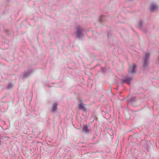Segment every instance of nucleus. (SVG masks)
<instances>
[{
  "label": "nucleus",
  "mask_w": 159,
  "mask_h": 159,
  "mask_svg": "<svg viewBox=\"0 0 159 159\" xmlns=\"http://www.w3.org/2000/svg\"><path fill=\"white\" fill-rule=\"evenodd\" d=\"M150 55V54L149 53H146L145 54V56L144 58V64L143 65V66H145L148 65V63L147 60L148 59Z\"/></svg>",
  "instance_id": "nucleus-2"
},
{
  "label": "nucleus",
  "mask_w": 159,
  "mask_h": 159,
  "mask_svg": "<svg viewBox=\"0 0 159 159\" xmlns=\"http://www.w3.org/2000/svg\"><path fill=\"white\" fill-rule=\"evenodd\" d=\"M78 108L79 110H82L84 112H87L86 105L81 101H80L78 103Z\"/></svg>",
  "instance_id": "nucleus-1"
},
{
  "label": "nucleus",
  "mask_w": 159,
  "mask_h": 159,
  "mask_svg": "<svg viewBox=\"0 0 159 159\" xmlns=\"http://www.w3.org/2000/svg\"><path fill=\"white\" fill-rule=\"evenodd\" d=\"M82 131L86 134L89 133V130L88 129V126L86 125H84L83 127Z\"/></svg>",
  "instance_id": "nucleus-3"
},
{
  "label": "nucleus",
  "mask_w": 159,
  "mask_h": 159,
  "mask_svg": "<svg viewBox=\"0 0 159 159\" xmlns=\"http://www.w3.org/2000/svg\"><path fill=\"white\" fill-rule=\"evenodd\" d=\"M132 80V77H126L124 81L129 84H130L131 81Z\"/></svg>",
  "instance_id": "nucleus-6"
},
{
  "label": "nucleus",
  "mask_w": 159,
  "mask_h": 159,
  "mask_svg": "<svg viewBox=\"0 0 159 159\" xmlns=\"http://www.w3.org/2000/svg\"><path fill=\"white\" fill-rule=\"evenodd\" d=\"M13 84H11V83H9L7 86V88L8 89H10L12 88L13 87Z\"/></svg>",
  "instance_id": "nucleus-11"
},
{
  "label": "nucleus",
  "mask_w": 159,
  "mask_h": 159,
  "mask_svg": "<svg viewBox=\"0 0 159 159\" xmlns=\"http://www.w3.org/2000/svg\"><path fill=\"white\" fill-rule=\"evenodd\" d=\"M132 105L134 106H136L137 105L136 102V98H133L131 100Z\"/></svg>",
  "instance_id": "nucleus-9"
},
{
  "label": "nucleus",
  "mask_w": 159,
  "mask_h": 159,
  "mask_svg": "<svg viewBox=\"0 0 159 159\" xmlns=\"http://www.w3.org/2000/svg\"><path fill=\"white\" fill-rule=\"evenodd\" d=\"M136 68V66L134 65L133 67H130L129 69V72L130 73H134L135 72V69Z\"/></svg>",
  "instance_id": "nucleus-4"
},
{
  "label": "nucleus",
  "mask_w": 159,
  "mask_h": 159,
  "mask_svg": "<svg viewBox=\"0 0 159 159\" xmlns=\"http://www.w3.org/2000/svg\"><path fill=\"white\" fill-rule=\"evenodd\" d=\"M82 30L81 28H78L77 31V35L78 36H80L81 34Z\"/></svg>",
  "instance_id": "nucleus-8"
},
{
  "label": "nucleus",
  "mask_w": 159,
  "mask_h": 159,
  "mask_svg": "<svg viewBox=\"0 0 159 159\" xmlns=\"http://www.w3.org/2000/svg\"><path fill=\"white\" fill-rule=\"evenodd\" d=\"M157 8V6L152 5L150 7V10L151 11H152L156 9Z\"/></svg>",
  "instance_id": "nucleus-10"
},
{
  "label": "nucleus",
  "mask_w": 159,
  "mask_h": 159,
  "mask_svg": "<svg viewBox=\"0 0 159 159\" xmlns=\"http://www.w3.org/2000/svg\"><path fill=\"white\" fill-rule=\"evenodd\" d=\"M58 104L57 102H55L52 104V112H54L56 111L57 109V106Z\"/></svg>",
  "instance_id": "nucleus-5"
},
{
  "label": "nucleus",
  "mask_w": 159,
  "mask_h": 159,
  "mask_svg": "<svg viewBox=\"0 0 159 159\" xmlns=\"http://www.w3.org/2000/svg\"><path fill=\"white\" fill-rule=\"evenodd\" d=\"M32 73V70L29 71L24 73L23 76L24 77H27L29 76Z\"/></svg>",
  "instance_id": "nucleus-7"
}]
</instances>
